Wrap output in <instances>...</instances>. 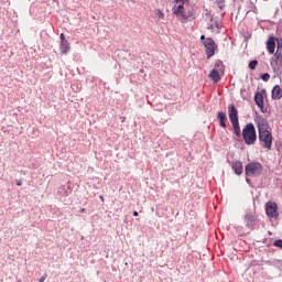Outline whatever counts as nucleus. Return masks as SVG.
Returning <instances> with one entry per match:
<instances>
[{"mask_svg": "<svg viewBox=\"0 0 282 282\" xmlns=\"http://www.w3.org/2000/svg\"><path fill=\"white\" fill-rule=\"evenodd\" d=\"M45 279H47V274H44L40 278L39 282H45Z\"/></svg>", "mask_w": 282, "mask_h": 282, "instance_id": "obj_25", "label": "nucleus"}, {"mask_svg": "<svg viewBox=\"0 0 282 282\" xmlns=\"http://www.w3.org/2000/svg\"><path fill=\"white\" fill-rule=\"evenodd\" d=\"M265 213L271 219L279 217V206L276 203L268 202L265 204Z\"/></svg>", "mask_w": 282, "mask_h": 282, "instance_id": "obj_7", "label": "nucleus"}, {"mask_svg": "<svg viewBox=\"0 0 282 282\" xmlns=\"http://www.w3.org/2000/svg\"><path fill=\"white\" fill-rule=\"evenodd\" d=\"M214 67V69H217L218 72H224V63L221 61H216Z\"/></svg>", "mask_w": 282, "mask_h": 282, "instance_id": "obj_19", "label": "nucleus"}, {"mask_svg": "<svg viewBox=\"0 0 282 282\" xmlns=\"http://www.w3.org/2000/svg\"><path fill=\"white\" fill-rule=\"evenodd\" d=\"M101 202H105V197L100 196Z\"/></svg>", "mask_w": 282, "mask_h": 282, "instance_id": "obj_30", "label": "nucleus"}, {"mask_svg": "<svg viewBox=\"0 0 282 282\" xmlns=\"http://www.w3.org/2000/svg\"><path fill=\"white\" fill-rule=\"evenodd\" d=\"M231 169L236 175H241V173H243V163H241V161L232 162Z\"/></svg>", "mask_w": 282, "mask_h": 282, "instance_id": "obj_9", "label": "nucleus"}, {"mask_svg": "<svg viewBox=\"0 0 282 282\" xmlns=\"http://www.w3.org/2000/svg\"><path fill=\"white\" fill-rule=\"evenodd\" d=\"M80 213H85V208H82V209H80Z\"/></svg>", "mask_w": 282, "mask_h": 282, "instance_id": "obj_31", "label": "nucleus"}, {"mask_svg": "<svg viewBox=\"0 0 282 282\" xmlns=\"http://www.w3.org/2000/svg\"><path fill=\"white\" fill-rule=\"evenodd\" d=\"M242 138L248 147H251L257 142V129L254 128V123H247L245 126L242 129Z\"/></svg>", "mask_w": 282, "mask_h": 282, "instance_id": "obj_3", "label": "nucleus"}, {"mask_svg": "<svg viewBox=\"0 0 282 282\" xmlns=\"http://www.w3.org/2000/svg\"><path fill=\"white\" fill-rule=\"evenodd\" d=\"M208 30H212V32H215L216 34H219V30H221V23H219L217 20H212V23L208 26Z\"/></svg>", "mask_w": 282, "mask_h": 282, "instance_id": "obj_13", "label": "nucleus"}, {"mask_svg": "<svg viewBox=\"0 0 282 282\" xmlns=\"http://www.w3.org/2000/svg\"><path fill=\"white\" fill-rule=\"evenodd\" d=\"M59 39H61V43L67 42L64 33H61Z\"/></svg>", "mask_w": 282, "mask_h": 282, "instance_id": "obj_24", "label": "nucleus"}, {"mask_svg": "<svg viewBox=\"0 0 282 282\" xmlns=\"http://www.w3.org/2000/svg\"><path fill=\"white\" fill-rule=\"evenodd\" d=\"M174 3H180L177 8H174V14L176 17H182V19H189V17H193V12H184V6L188 3V0H174Z\"/></svg>", "mask_w": 282, "mask_h": 282, "instance_id": "obj_5", "label": "nucleus"}, {"mask_svg": "<svg viewBox=\"0 0 282 282\" xmlns=\"http://www.w3.org/2000/svg\"><path fill=\"white\" fill-rule=\"evenodd\" d=\"M267 50L269 54H274V50H276V40L274 37H269L267 41Z\"/></svg>", "mask_w": 282, "mask_h": 282, "instance_id": "obj_12", "label": "nucleus"}, {"mask_svg": "<svg viewBox=\"0 0 282 282\" xmlns=\"http://www.w3.org/2000/svg\"><path fill=\"white\" fill-rule=\"evenodd\" d=\"M259 65V61L253 59L249 63V69H257V66Z\"/></svg>", "mask_w": 282, "mask_h": 282, "instance_id": "obj_20", "label": "nucleus"}, {"mask_svg": "<svg viewBox=\"0 0 282 282\" xmlns=\"http://www.w3.org/2000/svg\"><path fill=\"white\" fill-rule=\"evenodd\" d=\"M217 118L220 122V127L226 128V112L219 111L218 115H217Z\"/></svg>", "mask_w": 282, "mask_h": 282, "instance_id": "obj_17", "label": "nucleus"}, {"mask_svg": "<svg viewBox=\"0 0 282 282\" xmlns=\"http://www.w3.org/2000/svg\"><path fill=\"white\" fill-rule=\"evenodd\" d=\"M272 100H281L282 98V89L281 86L275 85L271 93Z\"/></svg>", "mask_w": 282, "mask_h": 282, "instance_id": "obj_10", "label": "nucleus"}, {"mask_svg": "<svg viewBox=\"0 0 282 282\" xmlns=\"http://www.w3.org/2000/svg\"><path fill=\"white\" fill-rule=\"evenodd\" d=\"M254 221H257V218L252 215V213H247L245 215V224L247 228H252V226H254Z\"/></svg>", "mask_w": 282, "mask_h": 282, "instance_id": "obj_11", "label": "nucleus"}, {"mask_svg": "<svg viewBox=\"0 0 282 282\" xmlns=\"http://www.w3.org/2000/svg\"><path fill=\"white\" fill-rule=\"evenodd\" d=\"M200 41H206V35H200Z\"/></svg>", "mask_w": 282, "mask_h": 282, "instance_id": "obj_27", "label": "nucleus"}, {"mask_svg": "<svg viewBox=\"0 0 282 282\" xmlns=\"http://www.w3.org/2000/svg\"><path fill=\"white\" fill-rule=\"evenodd\" d=\"M246 182H247V184H250V178L247 177V178H246Z\"/></svg>", "mask_w": 282, "mask_h": 282, "instance_id": "obj_29", "label": "nucleus"}, {"mask_svg": "<svg viewBox=\"0 0 282 282\" xmlns=\"http://www.w3.org/2000/svg\"><path fill=\"white\" fill-rule=\"evenodd\" d=\"M23 184V182L21 180L17 181V186H21Z\"/></svg>", "mask_w": 282, "mask_h": 282, "instance_id": "obj_26", "label": "nucleus"}, {"mask_svg": "<svg viewBox=\"0 0 282 282\" xmlns=\"http://www.w3.org/2000/svg\"><path fill=\"white\" fill-rule=\"evenodd\" d=\"M278 46H276V52H275V62L271 63V66L273 67V72L275 74H281L282 73V39L279 40L276 39Z\"/></svg>", "mask_w": 282, "mask_h": 282, "instance_id": "obj_4", "label": "nucleus"}, {"mask_svg": "<svg viewBox=\"0 0 282 282\" xmlns=\"http://www.w3.org/2000/svg\"><path fill=\"white\" fill-rule=\"evenodd\" d=\"M254 102L260 109H263V93H256Z\"/></svg>", "mask_w": 282, "mask_h": 282, "instance_id": "obj_15", "label": "nucleus"}, {"mask_svg": "<svg viewBox=\"0 0 282 282\" xmlns=\"http://www.w3.org/2000/svg\"><path fill=\"white\" fill-rule=\"evenodd\" d=\"M262 169L261 163H249L246 165V175H261Z\"/></svg>", "mask_w": 282, "mask_h": 282, "instance_id": "obj_8", "label": "nucleus"}, {"mask_svg": "<svg viewBox=\"0 0 282 282\" xmlns=\"http://www.w3.org/2000/svg\"><path fill=\"white\" fill-rule=\"evenodd\" d=\"M264 83H268V80H270V74L268 73H264L261 75L260 77Z\"/></svg>", "mask_w": 282, "mask_h": 282, "instance_id": "obj_21", "label": "nucleus"}, {"mask_svg": "<svg viewBox=\"0 0 282 282\" xmlns=\"http://www.w3.org/2000/svg\"><path fill=\"white\" fill-rule=\"evenodd\" d=\"M203 44L206 48L207 58H212V56H215V50H217V44L215 43V40L212 37H206L205 41H203Z\"/></svg>", "mask_w": 282, "mask_h": 282, "instance_id": "obj_6", "label": "nucleus"}, {"mask_svg": "<svg viewBox=\"0 0 282 282\" xmlns=\"http://www.w3.org/2000/svg\"><path fill=\"white\" fill-rule=\"evenodd\" d=\"M57 193H59V195H62V197H67L69 195V193H72V191L69 189V186H62V187H59Z\"/></svg>", "mask_w": 282, "mask_h": 282, "instance_id": "obj_16", "label": "nucleus"}, {"mask_svg": "<svg viewBox=\"0 0 282 282\" xmlns=\"http://www.w3.org/2000/svg\"><path fill=\"white\" fill-rule=\"evenodd\" d=\"M273 265L275 268H278L279 270H281L282 268V261L281 260H273Z\"/></svg>", "mask_w": 282, "mask_h": 282, "instance_id": "obj_22", "label": "nucleus"}, {"mask_svg": "<svg viewBox=\"0 0 282 282\" xmlns=\"http://www.w3.org/2000/svg\"><path fill=\"white\" fill-rule=\"evenodd\" d=\"M59 50L62 54H67L70 50L69 42H61Z\"/></svg>", "mask_w": 282, "mask_h": 282, "instance_id": "obj_18", "label": "nucleus"}, {"mask_svg": "<svg viewBox=\"0 0 282 282\" xmlns=\"http://www.w3.org/2000/svg\"><path fill=\"white\" fill-rule=\"evenodd\" d=\"M273 246H275L276 248H282V240H281V239L275 240V241L273 242Z\"/></svg>", "mask_w": 282, "mask_h": 282, "instance_id": "obj_23", "label": "nucleus"}, {"mask_svg": "<svg viewBox=\"0 0 282 282\" xmlns=\"http://www.w3.org/2000/svg\"><path fill=\"white\" fill-rule=\"evenodd\" d=\"M259 140L264 149H272V133L268 131V120L259 119L258 123Z\"/></svg>", "mask_w": 282, "mask_h": 282, "instance_id": "obj_1", "label": "nucleus"}, {"mask_svg": "<svg viewBox=\"0 0 282 282\" xmlns=\"http://www.w3.org/2000/svg\"><path fill=\"white\" fill-rule=\"evenodd\" d=\"M18 282H21V280H19Z\"/></svg>", "mask_w": 282, "mask_h": 282, "instance_id": "obj_32", "label": "nucleus"}, {"mask_svg": "<svg viewBox=\"0 0 282 282\" xmlns=\"http://www.w3.org/2000/svg\"><path fill=\"white\" fill-rule=\"evenodd\" d=\"M133 217H138V212H133Z\"/></svg>", "mask_w": 282, "mask_h": 282, "instance_id": "obj_28", "label": "nucleus"}, {"mask_svg": "<svg viewBox=\"0 0 282 282\" xmlns=\"http://www.w3.org/2000/svg\"><path fill=\"white\" fill-rule=\"evenodd\" d=\"M209 78H212V80L214 83H219L221 80V76L219 75V70L214 68L210 73H209Z\"/></svg>", "mask_w": 282, "mask_h": 282, "instance_id": "obj_14", "label": "nucleus"}, {"mask_svg": "<svg viewBox=\"0 0 282 282\" xmlns=\"http://www.w3.org/2000/svg\"><path fill=\"white\" fill-rule=\"evenodd\" d=\"M229 120L234 127V132L237 138H241V127H239V110L235 105L228 106Z\"/></svg>", "mask_w": 282, "mask_h": 282, "instance_id": "obj_2", "label": "nucleus"}]
</instances>
